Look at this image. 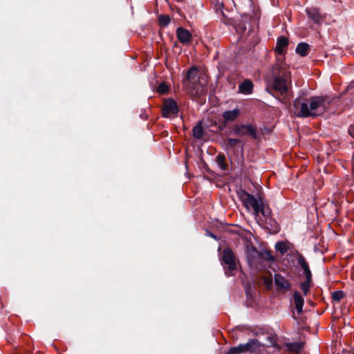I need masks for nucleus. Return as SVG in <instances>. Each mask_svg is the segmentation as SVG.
Wrapping results in <instances>:
<instances>
[{"instance_id":"nucleus-1","label":"nucleus","mask_w":354,"mask_h":354,"mask_svg":"<svg viewBox=\"0 0 354 354\" xmlns=\"http://www.w3.org/2000/svg\"><path fill=\"white\" fill-rule=\"evenodd\" d=\"M333 99L329 95H313L307 98L304 95L296 97L292 103V111L300 118H316L329 110Z\"/></svg>"},{"instance_id":"nucleus-2","label":"nucleus","mask_w":354,"mask_h":354,"mask_svg":"<svg viewBox=\"0 0 354 354\" xmlns=\"http://www.w3.org/2000/svg\"><path fill=\"white\" fill-rule=\"evenodd\" d=\"M289 72L286 69V64L282 62L274 65L272 73V88L273 89L283 95L288 93V79Z\"/></svg>"},{"instance_id":"nucleus-3","label":"nucleus","mask_w":354,"mask_h":354,"mask_svg":"<svg viewBox=\"0 0 354 354\" xmlns=\"http://www.w3.org/2000/svg\"><path fill=\"white\" fill-rule=\"evenodd\" d=\"M221 263L227 276H234L237 270L239 261L229 248H224L221 257Z\"/></svg>"},{"instance_id":"nucleus-4","label":"nucleus","mask_w":354,"mask_h":354,"mask_svg":"<svg viewBox=\"0 0 354 354\" xmlns=\"http://www.w3.org/2000/svg\"><path fill=\"white\" fill-rule=\"evenodd\" d=\"M182 82L187 91L192 92V94L198 93L197 86L199 82V77L198 70L196 66L188 69Z\"/></svg>"},{"instance_id":"nucleus-5","label":"nucleus","mask_w":354,"mask_h":354,"mask_svg":"<svg viewBox=\"0 0 354 354\" xmlns=\"http://www.w3.org/2000/svg\"><path fill=\"white\" fill-rule=\"evenodd\" d=\"M231 133L241 137L248 135L253 139L258 137L256 128L250 124H236L233 126Z\"/></svg>"},{"instance_id":"nucleus-6","label":"nucleus","mask_w":354,"mask_h":354,"mask_svg":"<svg viewBox=\"0 0 354 354\" xmlns=\"http://www.w3.org/2000/svg\"><path fill=\"white\" fill-rule=\"evenodd\" d=\"M179 112L177 102L172 98H167L164 100L162 107V115L164 118H169L171 115H177Z\"/></svg>"},{"instance_id":"nucleus-7","label":"nucleus","mask_w":354,"mask_h":354,"mask_svg":"<svg viewBox=\"0 0 354 354\" xmlns=\"http://www.w3.org/2000/svg\"><path fill=\"white\" fill-rule=\"evenodd\" d=\"M245 353L249 352L253 354L262 353L266 345L261 343L257 339H250L246 344H242Z\"/></svg>"},{"instance_id":"nucleus-8","label":"nucleus","mask_w":354,"mask_h":354,"mask_svg":"<svg viewBox=\"0 0 354 354\" xmlns=\"http://www.w3.org/2000/svg\"><path fill=\"white\" fill-rule=\"evenodd\" d=\"M246 257L250 266H254L260 261V252L252 245H247Z\"/></svg>"},{"instance_id":"nucleus-9","label":"nucleus","mask_w":354,"mask_h":354,"mask_svg":"<svg viewBox=\"0 0 354 354\" xmlns=\"http://www.w3.org/2000/svg\"><path fill=\"white\" fill-rule=\"evenodd\" d=\"M242 140L237 138H229L226 139L224 142L225 149L230 150L232 149L234 152H236V148H240L241 156L240 158L243 160V143H242Z\"/></svg>"},{"instance_id":"nucleus-10","label":"nucleus","mask_w":354,"mask_h":354,"mask_svg":"<svg viewBox=\"0 0 354 354\" xmlns=\"http://www.w3.org/2000/svg\"><path fill=\"white\" fill-rule=\"evenodd\" d=\"M176 33L179 41L183 44H188L192 40V33L183 27H178L176 29Z\"/></svg>"},{"instance_id":"nucleus-11","label":"nucleus","mask_w":354,"mask_h":354,"mask_svg":"<svg viewBox=\"0 0 354 354\" xmlns=\"http://www.w3.org/2000/svg\"><path fill=\"white\" fill-rule=\"evenodd\" d=\"M306 12L308 18L315 24H321L323 21V16L319 9L313 7L307 8Z\"/></svg>"},{"instance_id":"nucleus-12","label":"nucleus","mask_w":354,"mask_h":354,"mask_svg":"<svg viewBox=\"0 0 354 354\" xmlns=\"http://www.w3.org/2000/svg\"><path fill=\"white\" fill-rule=\"evenodd\" d=\"M274 282L279 290L288 291L292 288L291 283L280 274H274Z\"/></svg>"},{"instance_id":"nucleus-13","label":"nucleus","mask_w":354,"mask_h":354,"mask_svg":"<svg viewBox=\"0 0 354 354\" xmlns=\"http://www.w3.org/2000/svg\"><path fill=\"white\" fill-rule=\"evenodd\" d=\"M297 262L301 268L304 270V274L306 277V279H313L312 272L309 265L305 257L300 253H298L297 254Z\"/></svg>"},{"instance_id":"nucleus-14","label":"nucleus","mask_w":354,"mask_h":354,"mask_svg":"<svg viewBox=\"0 0 354 354\" xmlns=\"http://www.w3.org/2000/svg\"><path fill=\"white\" fill-rule=\"evenodd\" d=\"M288 44V39L285 36H280L277 39L274 51L279 55H283L286 53V48Z\"/></svg>"},{"instance_id":"nucleus-15","label":"nucleus","mask_w":354,"mask_h":354,"mask_svg":"<svg viewBox=\"0 0 354 354\" xmlns=\"http://www.w3.org/2000/svg\"><path fill=\"white\" fill-rule=\"evenodd\" d=\"M303 342L286 343L284 349L290 354H300L304 348Z\"/></svg>"},{"instance_id":"nucleus-16","label":"nucleus","mask_w":354,"mask_h":354,"mask_svg":"<svg viewBox=\"0 0 354 354\" xmlns=\"http://www.w3.org/2000/svg\"><path fill=\"white\" fill-rule=\"evenodd\" d=\"M264 228L270 233L277 234L280 231V227L277 221L272 217L265 219Z\"/></svg>"},{"instance_id":"nucleus-17","label":"nucleus","mask_w":354,"mask_h":354,"mask_svg":"<svg viewBox=\"0 0 354 354\" xmlns=\"http://www.w3.org/2000/svg\"><path fill=\"white\" fill-rule=\"evenodd\" d=\"M237 194L240 200L242 201L243 205L247 209H249L250 205L252 204V200L250 199V198H254V196L242 189L237 191Z\"/></svg>"},{"instance_id":"nucleus-18","label":"nucleus","mask_w":354,"mask_h":354,"mask_svg":"<svg viewBox=\"0 0 354 354\" xmlns=\"http://www.w3.org/2000/svg\"><path fill=\"white\" fill-rule=\"evenodd\" d=\"M293 300L295 306V309L299 315L303 312V306L304 304V299L300 294V292L296 290L293 294Z\"/></svg>"},{"instance_id":"nucleus-19","label":"nucleus","mask_w":354,"mask_h":354,"mask_svg":"<svg viewBox=\"0 0 354 354\" xmlns=\"http://www.w3.org/2000/svg\"><path fill=\"white\" fill-rule=\"evenodd\" d=\"M241 111L239 109H234L231 111H226L223 113V118L225 120V122H233L240 115Z\"/></svg>"},{"instance_id":"nucleus-20","label":"nucleus","mask_w":354,"mask_h":354,"mask_svg":"<svg viewBox=\"0 0 354 354\" xmlns=\"http://www.w3.org/2000/svg\"><path fill=\"white\" fill-rule=\"evenodd\" d=\"M245 292L247 299V303L249 304L250 306H252L254 299V295L256 294V288L254 286L248 283L245 287Z\"/></svg>"},{"instance_id":"nucleus-21","label":"nucleus","mask_w":354,"mask_h":354,"mask_svg":"<svg viewBox=\"0 0 354 354\" xmlns=\"http://www.w3.org/2000/svg\"><path fill=\"white\" fill-rule=\"evenodd\" d=\"M253 83L250 80H245L239 84V92L243 94H250L253 91Z\"/></svg>"},{"instance_id":"nucleus-22","label":"nucleus","mask_w":354,"mask_h":354,"mask_svg":"<svg viewBox=\"0 0 354 354\" xmlns=\"http://www.w3.org/2000/svg\"><path fill=\"white\" fill-rule=\"evenodd\" d=\"M310 51V45L305 42H300L297 44L295 52L301 57H306Z\"/></svg>"},{"instance_id":"nucleus-23","label":"nucleus","mask_w":354,"mask_h":354,"mask_svg":"<svg viewBox=\"0 0 354 354\" xmlns=\"http://www.w3.org/2000/svg\"><path fill=\"white\" fill-rule=\"evenodd\" d=\"M192 134L194 138L201 139L204 136V130L202 126V122H198L192 129Z\"/></svg>"},{"instance_id":"nucleus-24","label":"nucleus","mask_w":354,"mask_h":354,"mask_svg":"<svg viewBox=\"0 0 354 354\" xmlns=\"http://www.w3.org/2000/svg\"><path fill=\"white\" fill-rule=\"evenodd\" d=\"M216 162L222 170H226L227 164L225 162V156L224 153H220L216 156Z\"/></svg>"},{"instance_id":"nucleus-25","label":"nucleus","mask_w":354,"mask_h":354,"mask_svg":"<svg viewBox=\"0 0 354 354\" xmlns=\"http://www.w3.org/2000/svg\"><path fill=\"white\" fill-rule=\"evenodd\" d=\"M313 283V279H306L305 281L301 282L300 283V289L302 290L303 294L304 296H306L308 293L309 292L311 285Z\"/></svg>"},{"instance_id":"nucleus-26","label":"nucleus","mask_w":354,"mask_h":354,"mask_svg":"<svg viewBox=\"0 0 354 354\" xmlns=\"http://www.w3.org/2000/svg\"><path fill=\"white\" fill-rule=\"evenodd\" d=\"M243 353H245L243 346L242 344H240L237 346L231 347L225 352V354H241Z\"/></svg>"},{"instance_id":"nucleus-27","label":"nucleus","mask_w":354,"mask_h":354,"mask_svg":"<svg viewBox=\"0 0 354 354\" xmlns=\"http://www.w3.org/2000/svg\"><path fill=\"white\" fill-rule=\"evenodd\" d=\"M261 254V260H265L268 262H272L274 261V258L271 254V252L270 250H263L260 252Z\"/></svg>"},{"instance_id":"nucleus-28","label":"nucleus","mask_w":354,"mask_h":354,"mask_svg":"<svg viewBox=\"0 0 354 354\" xmlns=\"http://www.w3.org/2000/svg\"><path fill=\"white\" fill-rule=\"evenodd\" d=\"M171 21V18L168 15H160L158 17V23L160 26L166 27Z\"/></svg>"},{"instance_id":"nucleus-29","label":"nucleus","mask_w":354,"mask_h":354,"mask_svg":"<svg viewBox=\"0 0 354 354\" xmlns=\"http://www.w3.org/2000/svg\"><path fill=\"white\" fill-rule=\"evenodd\" d=\"M169 90V86L165 82L160 83L156 88V91L160 95L166 94Z\"/></svg>"},{"instance_id":"nucleus-30","label":"nucleus","mask_w":354,"mask_h":354,"mask_svg":"<svg viewBox=\"0 0 354 354\" xmlns=\"http://www.w3.org/2000/svg\"><path fill=\"white\" fill-rule=\"evenodd\" d=\"M275 249L279 251L281 254H284L288 252V247L283 241H278L275 243Z\"/></svg>"},{"instance_id":"nucleus-31","label":"nucleus","mask_w":354,"mask_h":354,"mask_svg":"<svg viewBox=\"0 0 354 354\" xmlns=\"http://www.w3.org/2000/svg\"><path fill=\"white\" fill-rule=\"evenodd\" d=\"M227 123L228 122H225V119L220 120L217 122V126H216V129L212 130V131H214V133H219L226 128Z\"/></svg>"},{"instance_id":"nucleus-32","label":"nucleus","mask_w":354,"mask_h":354,"mask_svg":"<svg viewBox=\"0 0 354 354\" xmlns=\"http://www.w3.org/2000/svg\"><path fill=\"white\" fill-rule=\"evenodd\" d=\"M345 296L342 290H336L332 293V298L335 301L339 302Z\"/></svg>"},{"instance_id":"nucleus-33","label":"nucleus","mask_w":354,"mask_h":354,"mask_svg":"<svg viewBox=\"0 0 354 354\" xmlns=\"http://www.w3.org/2000/svg\"><path fill=\"white\" fill-rule=\"evenodd\" d=\"M261 214L265 218V219L272 217V210L268 205H263V207L261 210Z\"/></svg>"},{"instance_id":"nucleus-34","label":"nucleus","mask_w":354,"mask_h":354,"mask_svg":"<svg viewBox=\"0 0 354 354\" xmlns=\"http://www.w3.org/2000/svg\"><path fill=\"white\" fill-rule=\"evenodd\" d=\"M267 339H268V342L269 343V344L268 345V346H273V347H275V348H278L279 346L277 343V341H276V338L274 336H272V335H270L267 337Z\"/></svg>"},{"instance_id":"nucleus-35","label":"nucleus","mask_w":354,"mask_h":354,"mask_svg":"<svg viewBox=\"0 0 354 354\" xmlns=\"http://www.w3.org/2000/svg\"><path fill=\"white\" fill-rule=\"evenodd\" d=\"M250 199L252 200V204L250 205V207H252V209H254V207L257 208V206H259V205H261V203H263L261 198H259L257 199L255 197H251Z\"/></svg>"},{"instance_id":"nucleus-36","label":"nucleus","mask_w":354,"mask_h":354,"mask_svg":"<svg viewBox=\"0 0 354 354\" xmlns=\"http://www.w3.org/2000/svg\"><path fill=\"white\" fill-rule=\"evenodd\" d=\"M263 282H264V284L266 285V286L268 289H270L272 288V279L271 277H264Z\"/></svg>"},{"instance_id":"nucleus-37","label":"nucleus","mask_w":354,"mask_h":354,"mask_svg":"<svg viewBox=\"0 0 354 354\" xmlns=\"http://www.w3.org/2000/svg\"><path fill=\"white\" fill-rule=\"evenodd\" d=\"M263 205L264 203H262L261 205H259V206L257 207V208L254 207L253 209L255 214H259V213L261 214V210L263 207Z\"/></svg>"},{"instance_id":"nucleus-38","label":"nucleus","mask_w":354,"mask_h":354,"mask_svg":"<svg viewBox=\"0 0 354 354\" xmlns=\"http://www.w3.org/2000/svg\"><path fill=\"white\" fill-rule=\"evenodd\" d=\"M233 232L236 234H238V235H239L240 236H242L244 235L245 231L243 229H242V228H239L236 230H234Z\"/></svg>"},{"instance_id":"nucleus-39","label":"nucleus","mask_w":354,"mask_h":354,"mask_svg":"<svg viewBox=\"0 0 354 354\" xmlns=\"http://www.w3.org/2000/svg\"><path fill=\"white\" fill-rule=\"evenodd\" d=\"M348 133L351 137L354 138V123L349 127Z\"/></svg>"},{"instance_id":"nucleus-40","label":"nucleus","mask_w":354,"mask_h":354,"mask_svg":"<svg viewBox=\"0 0 354 354\" xmlns=\"http://www.w3.org/2000/svg\"><path fill=\"white\" fill-rule=\"evenodd\" d=\"M207 234L210 236L211 238L215 239V240H218V238L216 236V235H215L214 233L209 232V231H207Z\"/></svg>"},{"instance_id":"nucleus-41","label":"nucleus","mask_w":354,"mask_h":354,"mask_svg":"<svg viewBox=\"0 0 354 354\" xmlns=\"http://www.w3.org/2000/svg\"><path fill=\"white\" fill-rule=\"evenodd\" d=\"M216 126H217V122L216 121H215V120H211L210 121V124H209V127L216 128Z\"/></svg>"},{"instance_id":"nucleus-42","label":"nucleus","mask_w":354,"mask_h":354,"mask_svg":"<svg viewBox=\"0 0 354 354\" xmlns=\"http://www.w3.org/2000/svg\"><path fill=\"white\" fill-rule=\"evenodd\" d=\"M216 2L218 3V6H219V8H221L223 7V3L221 2V3L220 4L219 3V0H216Z\"/></svg>"},{"instance_id":"nucleus-43","label":"nucleus","mask_w":354,"mask_h":354,"mask_svg":"<svg viewBox=\"0 0 354 354\" xmlns=\"http://www.w3.org/2000/svg\"><path fill=\"white\" fill-rule=\"evenodd\" d=\"M292 318H293L294 319L297 320V324H299V320H298V318L295 316V315L294 313H293V315H292Z\"/></svg>"},{"instance_id":"nucleus-44","label":"nucleus","mask_w":354,"mask_h":354,"mask_svg":"<svg viewBox=\"0 0 354 354\" xmlns=\"http://www.w3.org/2000/svg\"><path fill=\"white\" fill-rule=\"evenodd\" d=\"M310 305L314 306V303L310 301Z\"/></svg>"},{"instance_id":"nucleus-45","label":"nucleus","mask_w":354,"mask_h":354,"mask_svg":"<svg viewBox=\"0 0 354 354\" xmlns=\"http://www.w3.org/2000/svg\"><path fill=\"white\" fill-rule=\"evenodd\" d=\"M243 30H245L246 29V27L244 26L243 28H242Z\"/></svg>"},{"instance_id":"nucleus-46","label":"nucleus","mask_w":354,"mask_h":354,"mask_svg":"<svg viewBox=\"0 0 354 354\" xmlns=\"http://www.w3.org/2000/svg\"><path fill=\"white\" fill-rule=\"evenodd\" d=\"M352 354H354V351H353V353Z\"/></svg>"}]
</instances>
